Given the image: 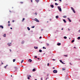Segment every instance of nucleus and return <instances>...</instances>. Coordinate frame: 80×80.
<instances>
[{"instance_id":"1","label":"nucleus","mask_w":80,"mask_h":80,"mask_svg":"<svg viewBox=\"0 0 80 80\" xmlns=\"http://www.w3.org/2000/svg\"><path fill=\"white\" fill-rule=\"evenodd\" d=\"M58 8L59 10V11L60 12H62V9L61 8H60V6H58Z\"/></svg>"},{"instance_id":"2","label":"nucleus","mask_w":80,"mask_h":80,"mask_svg":"<svg viewBox=\"0 0 80 80\" xmlns=\"http://www.w3.org/2000/svg\"><path fill=\"white\" fill-rule=\"evenodd\" d=\"M53 72L54 73H57V71L56 70H54L53 71Z\"/></svg>"},{"instance_id":"3","label":"nucleus","mask_w":80,"mask_h":80,"mask_svg":"<svg viewBox=\"0 0 80 80\" xmlns=\"http://www.w3.org/2000/svg\"><path fill=\"white\" fill-rule=\"evenodd\" d=\"M35 20L37 22H39V20H38L37 19V18H35Z\"/></svg>"},{"instance_id":"4","label":"nucleus","mask_w":80,"mask_h":80,"mask_svg":"<svg viewBox=\"0 0 80 80\" xmlns=\"http://www.w3.org/2000/svg\"><path fill=\"white\" fill-rule=\"evenodd\" d=\"M11 44H12L11 43H8L7 45H8L9 47H10V46H11Z\"/></svg>"},{"instance_id":"5","label":"nucleus","mask_w":80,"mask_h":80,"mask_svg":"<svg viewBox=\"0 0 80 80\" xmlns=\"http://www.w3.org/2000/svg\"><path fill=\"white\" fill-rule=\"evenodd\" d=\"M32 60L31 59H29L28 60V62H32Z\"/></svg>"},{"instance_id":"6","label":"nucleus","mask_w":80,"mask_h":80,"mask_svg":"<svg viewBox=\"0 0 80 80\" xmlns=\"http://www.w3.org/2000/svg\"><path fill=\"white\" fill-rule=\"evenodd\" d=\"M60 62H61V63H62V64H65V63H63V62H62V61L61 60H60Z\"/></svg>"},{"instance_id":"7","label":"nucleus","mask_w":80,"mask_h":80,"mask_svg":"<svg viewBox=\"0 0 80 80\" xmlns=\"http://www.w3.org/2000/svg\"><path fill=\"white\" fill-rule=\"evenodd\" d=\"M61 45V43H57V45L58 46H60V45Z\"/></svg>"},{"instance_id":"8","label":"nucleus","mask_w":80,"mask_h":80,"mask_svg":"<svg viewBox=\"0 0 80 80\" xmlns=\"http://www.w3.org/2000/svg\"><path fill=\"white\" fill-rule=\"evenodd\" d=\"M14 68L15 69V70H17L18 69V68H17V67H14Z\"/></svg>"},{"instance_id":"9","label":"nucleus","mask_w":80,"mask_h":80,"mask_svg":"<svg viewBox=\"0 0 80 80\" xmlns=\"http://www.w3.org/2000/svg\"><path fill=\"white\" fill-rule=\"evenodd\" d=\"M0 28H2V29L3 28V26H2L1 25L0 26Z\"/></svg>"},{"instance_id":"10","label":"nucleus","mask_w":80,"mask_h":80,"mask_svg":"<svg viewBox=\"0 0 80 80\" xmlns=\"http://www.w3.org/2000/svg\"><path fill=\"white\" fill-rule=\"evenodd\" d=\"M68 20L69 21V22H71V20H70V18H68Z\"/></svg>"},{"instance_id":"11","label":"nucleus","mask_w":80,"mask_h":80,"mask_svg":"<svg viewBox=\"0 0 80 80\" xmlns=\"http://www.w3.org/2000/svg\"><path fill=\"white\" fill-rule=\"evenodd\" d=\"M35 1L36 2H37V3H38L39 2V0H35Z\"/></svg>"},{"instance_id":"12","label":"nucleus","mask_w":80,"mask_h":80,"mask_svg":"<svg viewBox=\"0 0 80 80\" xmlns=\"http://www.w3.org/2000/svg\"><path fill=\"white\" fill-rule=\"evenodd\" d=\"M63 21L64 22V23H66L67 22V21H66L65 20V19H63Z\"/></svg>"},{"instance_id":"13","label":"nucleus","mask_w":80,"mask_h":80,"mask_svg":"<svg viewBox=\"0 0 80 80\" xmlns=\"http://www.w3.org/2000/svg\"><path fill=\"white\" fill-rule=\"evenodd\" d=\"M3 36L4 37H6V34H4V35H3Z\"/></svg>"},{"instance_id":"14","label":"nucleus","mask_w":80,"mask_h":80,"mask_svg":"<svg viewBox=\"0 0 80 80\" xmlns=\"http://www.w3.org/2000/svg\"><path fill=\"white\" fill-rule=\"evenodd\" d=\"M50 6L52 7V8H53V7H54L53 5H51Z\"/></svg>"},{"instance_id":"15","label":"nucleus","mask_w":80,"mask_h":80,"mask_svg":"<svg viewBox=\"0 0 80 80\" xmlns=\"http://www.w3.org/2000/svg\"><path fill=\"white\" fill-rule=\"evenodd\" d=\"M34 48H35V49H37L38 48V47H34Z\"/></svg>"},{"instance_id":"16","label":"nucleus","mask_w":80,"mask_h":80,"mask_svg":"<svg viewBox=\"0 0 80 80\" xmlns=\"http://www.w3.org/2000/svg\"><path fill=\"white\" fill-rule=\"evenodd\" d=\"M27 29L28 30H30V29L28 27H27Z\"/></svg>"},{"instance_id":"17","label":"nucleus","mask_w":80,"mask_h":80,"mask_svg":"<svg viewBox=\"0 0 80 80\" xmlns=\"http://www.w3.org/2000/svg\"><path fill=\"white\" fill-rule=\"evenodd\" d=\"M32 72H35V69L34 68L32 70Z\"/></svg>"},{"instance_id":"18","label":"nucleus","mask_w":80,"mask_h":80,"mask_svg":"<svg viewBox=\"0 0 80 80\" xmlns=\"http://www.w3.org/2000/svg\"><path fill=\"white\" fill-rule=\"evenodd\" d=\"M75 42V40H73L71 42H72V43H73V42Z\"/></svg>"},{"instance_id":"19","label":"nucleus","mask_w":80,"mask_h":80,"mask_svg":"<svg viewBox=\"0 0 80 80\" xmlns=\"http://www.w3.org/2000/svg\"><path fill=\"white\" fill-rule=\"evenodd\" d=\"M63 18H67V16H63Z\"/></svg>"},{"instance_id":"20","label":"nucleus","mask_w":80,"mask_h":80,"mask_svg":"<svg viewBox=\"0 0 80 80\" xmlns=\"http://www.w3.org/2000/svg\"><path fill=\"white\" fill-rule=\"evenodd\" d=\"M67 38L66 36H65L64 37V39H67Z\"/></svg>"},{"instance_id":"21","label":"nucleus","mask_w":80,"mask_h":80,"mask_svg":"<svg viewBox=\"0 0 80 80\" xmlns=\"http://www.w3.org/2000/svg\"><path fill=\"white\" fill-rule=\"evenodd\" d=\"M56 18H58V16H56Z\"/></svg>"},{"instance_id":"22","label":"nucleus","mask_w":80,"mask_h":80,"mask_svg":"<svg viewBox=\"0 0 80 80\" xmlns=\"http://www.w3.org/2000/svg\"><path fill=\"white\" fill-rule=\"evenodd\" d=\"M64 57H68V55H64Z\"/></svg>"},{"instance_id":"23","label":"nucleus","mask_w":80,"mask_h":80,"mask_svg":"<svg viewBox=\"0 0 80 80\" xmlns=\"http://www.w3.org/2000/svg\"><path fill=\"white\" fill-rule=\"evenodd\" d=\"M77 39H78V40H80V37H79Z\"/></svg>"},{"instance_id":"24","label":"nucleus","mask_w":80,"mask_h":80,"mask_svg":"<svg viewBox=\"0 0 80 80\" xmlns=\"http://www.w3.org/2000/svg\"><path fill=\"white\" fill-rule=\"evenodd\" d=\"M15 60H16V59H13V62H15Z\"/></svg>"},{"instance_id":"25","label":"nucleus","mask_w":80,"mask_h":80,"mask_svg":"<svg viewBox=\"0 0 80 80\" xmlns=\"http://www.w3.org/2000/svg\"><path fill=\"white\" fill-rule=\"evenodd\" d=\"M62 70L63 71H64V70H66V69H65V68H62Z\"/></svg>"},{"instance_id":"26","label":"nucleus","mask_w":80,"mask_h":80,"mask_svg":"<svg viewBox=\"0 0 80 80\" xmlns=\"http://www.w3.org/2000/svg\"><path fill=\"white\" fill-rule=\"evenodd\" d=\"M7 66H8V65H6V66H4V68H7Z\"/></svg>"},{"instance_id":"27","label":"nucleus","mask_w":80,"mask_h":80,"mask_svg":"<svg viewBox=\"0 0 80 80\" xmlns=\"http://www.w3.org/2000/svg\"><path fill=\"white\" fill-rule=\"evenodd\" d=\"M39 52H42V50H39Z\"/></svg>"},{"instance_id":"28","label":"nucleus","mask_w":80,"mask_h":80,"mask_svg":"<svg viewBox=\"0 0 80 80\" xmlns=\"http://www.w3.org/2000/svg\"><path fill=\"white\" fill-rule=\"evenodd\" d=\"M72 11L74 12V13H75V10H74V9H73V10H72Z\"/></svg>"},{"instance_id":"29","label":"nucleus","mask_w":80,"mask_h":80,"mask_svg":"<svg viewBox=\"0 0 80 80\" xmlns=\"http://www.w3.org/2000/svg\"><path fill=\"white\" fill-rule=\"evenodd\" d=\"M46 45H47V46H49V44L47 43Z\"/></svg>"},{"instance_id":"30","label":"nucleus","mask_w":80,"mask_h":80,"mask_svg":"<svg viewBox=\"0 0 80 80\" xmlns=\"http://www.w3.org/2000/svg\"><path fill=\"white\" fill-rule=\"evenodd\" d=\"M32 28H35V26H32Z\"/></svg>"},{"instance_id":"31","label":"nucleus","mask_w":80,"mask_h":80,"mask_svg":"<svg viewBox=\"0 0 80 80\" xmlns=\"http://www.w3.org/2000/svg\"><path fill=\"white\" fill-rule=\"evenodd\" d=\"M23 62V60H22L21 62V63H22Z\"/></svg>"},{"instance_id":"32","label":"nucleus","mask_w":80,"mask_h":80,"mask_svg":"<svg viewBox=\"0 0 80 80\" xmlns=\"http://www.w3.org/2000/svg\"><path fill=\"white\" fill-rule=\"evenodd\" d=\"M71 8L72 10H74V9H73V8L72 7H71Z\"/></svg>"},{"instance_id":"33","label":"nucleus","mask_w":80,"mask_h":80,"mask_svg":"<svg viewBox=\"0 0 80 80\" xmlns=\"http://www.w3.org/2000/svg\"><path fill=\"white\" fill-rule=\"evenodd\" d=\"M28 80L30 79V77H28Z\"/></svg>"},{"instance_id":"34","label":"nucleus","mask_w":80,"mask_h":80,"mask_svg":"<svg viewBox=\"0 0 80 80\" xmlns=\"http://www.w3.org/2000/svg\"><path fill=\"white\" fill-rule=\"evenodd\" d=\"M50 65V64L49 63H48L47 66H48Z\"/></svg>"},{"instance_id":"35","label":"nucleus","mask_w":80,"mask_h":80,"mask_svg":"<svg viewBox=\"0 0 80 80\" xmlns=\"http://www.w3.org/2000/svg\"><path fill=\"white\" fill-rule=\"evenodd\" d=\"M55 5H58V4L57 3H55Z\"/></svg>"},{"instance_id":"36","label":"nucleus","mask_w":80,"mask_h":80,"mask_svg":"<svg viewBox=\"0 0 80 80\" xmlns=\"http://www.w3.org/2000/svg\"><path fill=\"white\" fill-rule=\"evenodd\" d=\"M23 43H24V41H22V44H23Z\"/></svg>"},{"instance_id":"37","label":"nucleus","mask_w":80,"mask_h":80,"mask_svg":"<svg viewBox=\"0 0 80 80\" xmlns=\"http://www.w3.org/2000/svg\"><path fill=\"white\" fill-rule=\"evenodd\" d=\"M20 3H21V4H22V3H23V2H20Z\"/></svg>"},{"instance_id":"38","label":"nucleus","mask_w":80,"mask_h":80,"mask_svg":"<svg viewBox=\"0 0 80 80\" xmlns=\"http://www.w3.org/2000/svg\"><path fill=\"white\" fill-rule=\"evenodd\" d=\"M69 63H70V65H72V63H71V62H70Z\"/></svg>"},{"instance_id":"39","label":"nucleus","mask_w":80,"mask_h":80,"mask_svg":"<svg viewBox=\"0 0 80 80\" xmlns=\"http://www.w3.org/2000/svg\"><path fill=\"white\" fill-rule=\"evenodd\" d=\"M10 25H11L10 24H8V26L9 27L10 26Z\"/></svg>"},{"instance_id":"40","label":"nucleus","mask_w":80,"mask_h":80,"mask_svg":"<svg viewBox=\"0 0 80 80\" xmlns=\"http://www.w3.org/2000/svg\"><path fill=\"white\" fill-rule=\"evenodd\" d=\"M43 49H44V48H45V49H46V48H45V47H43Z\"/></svg>"},{"instance_id":"41","label":"nucleus","mask_w":80,"mask_h":80,"mask_svg":"<svg viewBox=\"0 0 80 80\" xmlns=\"http://www.w3.org/2000/svg\"><path fill=\"white\" fill-rule=\"evenodd\" d=\"M24 20H25V18H23L22 19V21H23Z\"/></svg>"},{"instance_id":"42","label":"nucleus","mask_w":80,"mask_h":80,"mask_svg":"<svg viewBox=\"0 0 80 80\" xmlns=\"http://www.w3.org/2000/svg\"><path fill=\"white\" fill-rule=\"evenodd\" d=\"M39 39H41V38H42V37H40L39 38Z\"/></svg>"},{"instance_id":"43","label":"nucleus","mask_w":80,"mask_h":80,"mask_svg":"<svg viewBox=\"0 0 80 80\" xmlns=\"http://www.w3.org/2000/svg\"><path fill=\"white\" fill-rule=\"evenodd\" d=\"M35 58H37V56H35Z\"/></svg>"},{"instance_id":"44","label":"nucleus","mask_w":80,"mask_h":80,"mask_svg":"<svg viewBox=\"0 0 80 80\" xmlns=\"http://www.w3.org/2000/svg\"><path fill=\"white\" fill-rule=\"evenodd\" d=\"M52 60H53V61H55V59H52Z\"/></svg>"},{"instance_id":"45","label":"nucleus","mask_w":80,"mask_h":80,"mask_svg":"<svg viewBox=\"0 0 80 80\" xmlns=\"http://www.w3.org/2000/svg\"><path fill=\"white\" fill-rule=\"evenodd\" d=\"M41 80H43V78H41Z\"/></svg>"},{"instance_id":"46","label":"nucleus","mask_w":80,"mask_h":80,"mask_svg":"<svg viewBox=\"0 0 80 80\" xmlns=\"http://www.w3.org/2000/svg\"><path fill=\"white\" fill-rule=\"evenodd\" d=\"M47 79H48V78H46V80H47Z\"/></svg>"},{"instance_id":"47","label":"nucleus","mask_w":80,"mask_h":80,"mask_svg":"<svg viewBox=\"0 0 80 80\" xmlns=\"http://www.w3.org/2000/svg\"><path fill=\"white\" fill-rule=\"evenodd\" d=\"M12 22H15V21H14V20H13Z\"/></svg>"},{"instance_id":"48","label":"nucleus","mask_w":80,"mask_h":80,"mask_svg":"<svg viewBox=\"0 0 80 80\" xmlns=\"http://www.w3.org/2000/svg\"><path fill=\"white\" fill-rule=\"evenodd\" d=\"M3 63L2 62V63H1V65H3Z\"/></svg>"},{"instance_id":"49","label":"nucleus","mask_w":80,"mask_h":80,"mask_svg":"<svg viewBox=\"0 0 80 80\" xmlns=\"http://www.w3.org/2000/svg\"><path fill=\"white\" fill-rule=\"evenodd\" d=\"M8 23H10V21H8Z\"/></svg>"},{"instance_id":"50","label":"nucleus","mask_w":80,"mask_h":80,"mask_svg":"<svg viewBox=\"0 0 80 80\" xmlns=\"http://www.w3.org/2000/svg\"><path fill=\"white\" fill-rule=\"evenodd\" d=\"M9 50H10V52H12V50L10 49Z\"/></svg>"},{"instance_id":"51","label":"nucleus","mask_w":80,"mask_h":80,"mask_svg":"<svg viewBox=\"0 0 80 80\" xmlns=\"http://www.w3.org/2000/svg\"><path fill=\"white\" fill-rule=\"evenodd\" d=\"M74 48H76V47H74Z\"/></svg>"},{"instance_id":"52","label":"nucleus","mask_w":80,"mask_h":80,"mask_svg":"<svg viewBox=\"0 0 80 80\" xmlns=\"http://www.w3.org/2000/svg\"><path fill=\"white\" fill-rule=\"evenodd\" d=\"M38 60H40V58H38Z\"/></svg>"},{"instance_id":"53","label":"nucleus","mask_w":80,"mask_h":80,"mask_svg":"<svg viewBox=\"0 0 80 80\" xmlns=\"http://www.w3.org/2000/svg\"><path fill=\"white\" fill-rule=\"evenodd\" d=\"M80 29L79 30V32L80 33Z\"/></svg>"},{"instance_id":"54","label":"nucleus","mask_w":80,"mask_h":80,"mask_svg":"<svg viewBox=\"0 0 80 80\" xmlns=\"http://www.w3.org/2000/svg\"><path fill=\"white\" fill-rule=\"evenodd\" d=\"M53 68V69H55V67H53V68Z\"/></svg>"},{"instance_id":"55","label":"nucleus","mask_w":80,"mask_h":80,"mask_svg":"<svg viewBox=\"0 0 80 80\" xmlns=\"http://www.w3.org/2000/svg\"><path fill=\"white\" fill-rule=\"evenodd\" d=\"M29 77H31V76H30V75H29Z\"/></svg>"},{"instance_id":"56","label":"nucleus","mask_w":80,"mask_h":80,"mask_svg":"<svg viewBox=\"0 0 80 80\" xmlns=\"http://www.w3.org/2000/svg\"><path fill=\"white\" fill-rule=\"evenodd\" d=\"M49 20H50V21H51V20H52L51 19H49Z\"/></svg>"},{"instance_id":"57","label":"nucleus","mask_w":80,"mask_h":80,"mask_svg":"<svg viewBox=\"0 0 80 80\" xmlns=\"http://www.w3.org/2000/svg\"><path fill=\"white\" fill-rule=\"evenodd\" d=\"M68 31H70V29L68 28Z\"/></svg>"},{"instance_id":"58","label":"nucleus","mask_w":80,"mask_h":80,"mask_svg":"<svg viewBox=\"0 0 80 80\" xmlns=\"http://www.w3.org/2000/svg\"><path fill=\"white\" fill-rule=\"evenodd\" d=\"M10 29H11V30L12 29V28H11Z\"/></svg>"},{"instance_id":"59","label":"nucleus","mask_w":80,"mask_h":80,"mask_svg":"<svg viewBox=\"0 0 80 80\" xmlns=\"http://www.w3.org/2000/svg\"><path fill=\"white\" fill-rule=\"evenodd\" d=\"M60 2H62V0H59Z\"/></svg>"},{"instance_id":"60","label":"nucleus","mask_w":80,"mask_h":80,"mask_svg":"<svg viewBox=\"0 0 80 80\" xmlns=\"http://www.w3.org/2000/svg\"><path fill=\"white\" fill-rule=\"evenodd\" d=\"M61 30H63V28H62L61 29Z\"/></svg>"},{"instance_id":"61","label":"nucleus","mask_w":80,"mask_h":80,"mask_svg":"<svg viewBox=\"0 0 80 80\" xmlns=\"http://www.w3.org/2000/svg\"><path fill=\"white\" fill-rule=\"evenodd\" d=\"M35 14H36V15H37V12L35 13Z\"/></svg>"},{"instance_id":"62","label":"nucleus","mask_w":80,"mask_h":80,"mask_svg":"<svg viewBox=\"0 0 80 80\" xmlns=\"http://www.w3.org/2000/svg\"><path fill=\"white\" fill-rule=\"evenodd\" d=\"M31 2H32V0H31Z\"/></svg>"},{"instance_id":"63","label":"nucleus","mask_w":80,"mask_h":80,"mask_svg":"<svg viewBox=\"0 0 80 80\" xmlns=\"http://www.w3.org/2000/svg\"><path fill=\"white\" fill-rule=\"evenodd\" d=\"M43 31V29H41V31Z\"/></svg>"},{"instance_id":"64","label":"nucleus","mask_w":80,"mask_h":80,"mask_svg":"<svg viewBox=\"0 0 80 80\" xmlns=\"http://www.w3.org/2000/svg\"><path fill=\"white\" fill-rule=\"evenodd\" d=\"M35 80H37V79H35Z\"/></svg>"}]
</instances>
